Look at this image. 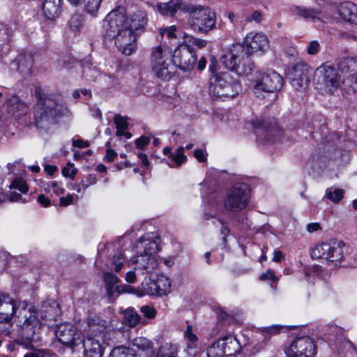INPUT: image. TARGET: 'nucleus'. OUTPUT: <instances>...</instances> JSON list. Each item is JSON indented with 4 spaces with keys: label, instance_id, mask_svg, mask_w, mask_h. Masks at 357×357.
Instances as JSON below:
<instances>
[{
    "label": "nucleus",
    "instance_id": "obj_49",
    "mask_svg": "<svg viewBox=\"0 0 357 357\" xmlns=\"http://www.w3.org/2000/svg\"><path fill=\"white\" fill-rule=\"evenodd\" d=\"M140 311L146 318L149 319L154 318L156 315V310L149 305L142 306Z\"/></svg>",
    "mask_w": 357,
    "mask_h": 357
},
{
    "label": "nucleus",
    "instance_id": "obj_11",
    "mask_svg": "<svg viewBox=\"0 0 357 357\" xmlns=\"http://www.w3.org/2000/svg\"><path fill=\"white\" fill-rule=\"evenodd\" d=\"M314 80L317 89L328 93L337 90L343 82L339 70L326 63L321 65L315 70Z\"/></svg>",
    "mask_w": 357,
    "mask_h": 357
},
{
    "label": "nucleus",
    "instance_id": "obj_19",
    "mask_svg": "<svg viewBox=\"0 0 357 357\" xmlns=\"http://www.w3.org/2000/svg\"><path fill=\"white\" fill-rule=\"evenodd\" d=\"M102 278L109 297H112L114 292H117V294H119L121 293L128 292V289H130V287L126 284L118 285L120 279L112 272H103Z\"/></svg>",
    "mask_w": 357,
    "mask_h": 357
},
{
    "label": "nucleus",
    "instance_id": "obj_10",
    "mask_svg": "<svg viewBox=\"0 0 357 357\" xmlns=\"http://www.w3.org/2000/svg\"><path fill=\"white\" fill-rule=\"evenodd\" d=\"M59 342L73 353L83 352L85 354L84 337L82 333L72 324L62 323L56 326L54 331Z\"/></svg>",
    "mask_w": 357,
    "mask_h": 357
},
{
    "label": "nucleus",
    "instance_id": "obj_41",
    "mask_svg": "<svg viewBox=\"0 0 357 357\" xmlns=\"http://www.w3.org/2000/svg\"><path fill=\"white\" fill-rule=\"evenodd\" d=\"M84 25L83 17L80 15H74L69 20V26L73 31H79Z\"/></svg>",
    "mask_w": 357,
    "mask_h": 357
},
{
    "label": "nucleus",
    "instance_id": "obj_25",
    "mask_svg": "<svg viewBox=\"0 0 357 357\" xmlns=\"http://www.w3.org/2000/svg\"><path fill=\"white\" fill-rule=\"evenodd\" d=\"M221 85L218 84L214 89L215 96L213 98L225 100L228 98H234L238 94L239 91V85L236 82H232L230 85H227L224 89H221Z\"/></svg>",
    "mask_w": 357,
    "mask_h": 357
},
{
    "label": "nucleus",
    "instance_id": "obj_27",
    "mask_svg": "<svg viewBox=\"0 0 357 357\" xmlns=\"http://www.w3.org/2000/svg\"><path fill=\"white\" fill-rule=\"evenodd\" d=\"M42 10L49 20H55L61 12V0H45Z\"/></svg>",
    "mask_w": 357,
    "mask_h": 357
},
{
    "label": "nucleus",
    "instance_id": "obj_52",
    "mask_svg": "<svg viewBox=\"0 0 357 357\" xmlns=\"http://www.w3.org/2000/svg\"><path fill=\"white\" fill-rule=\"evenodd\" d=\"M150 142V139L148 137L142 136L135 140V145L138 149H143Z\"/></svg>",
    "mask_w": 357,
    "mask_h": 357
},
{
    "label": "nucleus",
    "instance_id": "obj_29",
    "mask_svg": "<svg viewBox=\"0 0 357 357\" xmlns=\"http://www.w3.org/2000/svg\"><path fill=\"white\" fill-rule=\"evenodd\" d=\"M253 126L255 128H261L263 132H265L267 135V137H273L280 133V129L275 121H271L270 123L264 122L260 119H255L252 122Z\"/></svg>",
    "mask_w": 357,
    "mask_h": 357
},
{
    "label": "nucleus",
    "instance_id": "obj_6",
    "mask_svg": "<svg viewBox=\"0 0 357 357\" xmlns=\"http://www.w3.org/2000/svg\"><path fill=\"white\" fill-rule=\"evenodd\" d=\"M68 112V108L61 101L40 97L34 112V123L38 128L46 129L56 117Z\"/></svg>",
    "mask_w": 357,
    "mask_h": 357
},
{
    "label": "nucleus",
    "instance_id": "obj_5",
    "mask_svg": "<svg viewBox=\"0 0 357 357\" xmlns=\"http://www.w3.org/2000/svg\"><path fill=\"white\" fill-rule=\"evenodd\" d=\"M206 44L207 42L205 40L184 33L182 43L174 50L173 54L174 66H177L184 72L192 70L197 61V56L192 47L196 46L201 49Z\"/></svg>",
    "mask_w": 357,
    "mask_h": 357
},
{
    "label": "nucleus",
    "instance_id": "obj_17",
    "mask_svg": "<svg viewBox=\"0 0 357 357\" xmlns=\"http://www.w3.org/2000/svg\"><path fill=\"white\" fill-rule=\"evenodd\" d=\"M339 71L344 75V82H347L351 86L357 89V60L354 58H344L339 64Z\"/></svg>",
    "mask_w": 357,
    "mask_h": 357
},
{
    "label": "nucleus",
    "instance_id": "obj_55",
    "mask_svg": "<svg viewBox=\"0 0 357 357\" xmlns=\"http://www.w3.org/2000/svg\"><path fill=\"white\" fill-rule=\"evenodd\" d=\"M73 145L79 149L86 148L89 146V143L87 141L78 139L73 141Z\"/></svg>",
    "mask_w": 357,
    "mask_h": 357
},
{
    "label": "nucleus",
    "instance_id": "obj_16",
    "mask_svg": "<svg viewBox=\"0 0 357 357\" xmlns=\"http://www.w3.org/2000/svg\"><path fill=\"white\" fill-rule=\"evenodd\" d=\"M19 301L7 294H0V323L9 324L13 317L17 318Z\"/></svg>",
    "mask_w": 357,
    "mask_h": 357
},
{
    "label": "nucleus",
    "instance_id": "obj_54",
    "mask_svg": "<svg viewBox=\"0 0 357 357\" xmlns=\"http://www.w3.org/2000/svg\"><path fill=\"white\" fill-rule=\"evenodd\" d=\"M194 156L197 159L199 162H204L206 160L205 153L201 149H197L194 151Z\"/></svg>",
    "mask_w": 357,
    "mask_h": 357
},
{
    "label": "nucleus",
    "instance_id": "obj_35",
    "mask_svg": "<svg viewBox=\"0 0 357 357\" xmlns=\"http://www.w3.org/2000/svg\"><path fill=\"white\" fill-rule=\"evenodd\" d=\"M114 123L116 125L117 136H121L122 132L126 130L128 128L127 117L121 114H116L114 116Z\"/></svg>",
    "mask_w": 357,
    "mask_h": 357
},
{
    "label": "nucleus",
    "instance_id": "obj_12",
    "mask_svg": "<svg viewBox=\"0 0 357 357\" xmlns=\"http://www.w3.org/2000/svg\"><path fill=\"white\" fill-rule=\"evenodd\" d=\"M250 192L246 183H238L231 188L224 200V206L229 211L238 212L248 204Z\"/></svg>",
    "mask_w": 357,
    "mask_h": 357
},
{
    "label": "nucleus",
    "instance_id": "obj_62",
    "mask_svg": "<svg viewBox=\"0 0 357 357\" xmlns=\"http://www.w3.org/2000/svg\"><path fill=\"white\" fill-rule=\"evenodd\" d=\"M56 170L57 168L54 165H46L45 166V171L50 175H52Z\"/></svg>",
    "mask_w": 357,
    "mask_h": 357
},
{
    "label": "nucleus",
    "instance_id": "obj_45",
    "mask_svg": "<svg viewBox=\"0 0 357 357\" xmlns=\"http://www.w3.org/2000/svg\"><path fill=\"white\" fill-rule=\"evenodd\" d=\"M10 188L17 189L22 193H26L29 189L26 182L22 178H15L12 182Z\"/></svg>",
    "mask_w": 357,
    "mask_h": 357
},
{
    "label": "nucleus",
    "instance_id": "obj_20",
    "mask_svg": "<svg viewBox=\"0 0 357 357\" xmlns=\"http://www.w3.org/2000/svg\"><path fill=\"white\" fill-rule=\"evenodd\" d=\"M191 3H185L183 0H170L166 3L157 5L158 12L166 16H173L178 10L187 13L185 9L190 7Z\"/></svg>",
    "mask_w": 357,
    "mask_h": 357
},
{
    "label": "nucleus",
    "instance_id": "obj_33",
    "mask_svg": "<svg viewBox=\"0 0 357 357\" xmlns=\"http://www.w3.org/2000/svg\"><path fill=\"white\" fill-rule=\"evenodd\" d=\"M102 0H81L84 10L92 16H96L99 10Z\"/></svg>",
    "mask_w": 357,
    "mask_h": 357
},
{
    "label": "nucleus",
    "instance_id": "obj_22",
    "mask_svg": "<svg viewBox=\"0 0 357 357\" xmlns=\"http://www.w3.org/2000/svg\"><path fill=\"white\" fill-rule=\"evenodd\" d=\"M132 346L136 348L135 357H152L153 355V344L144 337L135 338Z\"/></svg>",
    "mask_w": 357,
    "mask_h": 357
},
{
    "label": "nucleus",
    "instance_id": "obj_13",
    "mask_svg": "<svg viewBox=\"0 0 357 357\" xmlns=\"http://www.w3.org/2000/svg\"><path fill=\"white\" fill-rule=\"evenodd\" d=\"M283 84V79L275 70H269L260 75L255 81L254 93L260 91L273 93L280 90Z\"/></svg>",
    "mask_w": 357,
    "mask_h": 357
},
{
    "label": "nucleus",
    "instance_id": "obj_21",
    "mask_svg": "<svg viewBox=\"0 0 357 357\" xmlns=\"http://www.w3.org/2000/svg\"><path fill=\"white\" fill-rule=\"evenodd\" d=\"M217 342H220L219 344L222 347L226 356H231L238 354L241 350L238 340L234 335H225L219 338Z\"/></svg>",
    "mask_w": 357,
    "mask_h": 357
},
{
    "label": "nucleus",
    "instance_id": "obj_36",
    "mask_svg": "<svg viewBox=\"0 0 357 357\" xmlns=\"http://www.w3.org/2000/svg\"><path fill=\"white\" fill-rule=\"evenodd\" d=\"M344 190L340 188H328L326 191V197L333 203H339L343 198Z\"/></svg>",
    "mask_w": 357,
    "mask_h": 357
},
{
    "label": "nucleus",
    "instance_id": "obj_56",
    "mask_svg": "<svg viewBox=\"0 0 357 357\" xmlns=\"http://www.w3.org/2000/svg\"><path fill=\"white\" fill-rule=\"evenodd\" d=\"M116 156L117 153L114 150L108 149L105 157V160L111 162L114 160Z\"/></svg>",
    "mask_w": 357,
    "mask_h": 357
},
{
    "label": "nucleus",
    "instance_id": "obj_63",
    "mask_svg": "<svg viewBox=\"0 0 357 357\" xmlns=\"http://www.w3.org/2000/svg\"><path fill=\"white\" fill-rule=\"evenodd\" d=\"M282 258H283V255H282V252L278 251V250L274 251L273 261H274L275 262H278V261H280Z\"/></svg>",
    "mask_w": 357,
    "mask_h": 357
},
{
    "label": "nucleus",
    "instance_id": "obj_30",
    "mask_svg": "<svg viewBox=\"0 0 357 357\" xmlns=\"http://www.w3.org/2000/svg\"><path fill=\"white\" fill-rule=\"evenodd\" d=\"M183 337L188 349H195L199 347V342L197 335L193 332L191 325H188L183 333Z\"/></svg>",
    "mask_w": 357,
    "mask_h": 357
},
{
    "label": "nucleus",
    "instance_id": "obj_23",
    "mask_svg": "<svg viewBox=\"0 0 357 357\" xmlns=\"http://www.w3.org/2000/svg\"><path fill=\"white\" fill-rule=\"evenodd\" d=\"M337 11L344 21L357 24V5L352 2H344L338 6Z\"/></svg>",
    "mask_w": 357,
    "mask_h": 357
},
{
    "label": "nucleus",
    "instance_id": "obj_48",
    "mask_svg": "<svg viewBox=\"0 0 357 357\" xmlns=\"http://www.w3.org/2000/svg\"><path fill=\"white\" fill-rule=\"evenodd\" d=\"M77 172V169L74 167V165L68 162L66 167L62 169V174L63 176L70 177L73 178Z\"/></svg>",
    "mask_w": 357,
    "mask_h": 357
},
{
    "label": "nucleus",
    "instance_id": "obj_39",
    "mask_svg": "<svg viewBox=\"0 0 357 357\" xmlns=\"http://www.w3.org/2000/svg\"><path fill=\"white\" fill-rule=\"evenodd\" d=\"M184 149L182 146H180L176 152L171 154L170 157L172 158V160L174 165L169 164V166L171 167H179L181 164L185 162L186 156L183 153Z\"/></svg>",
    "mask_w": 357,
    "mask_h": 357
},
{
    "label": "nucleus",
    "instance_id": "obj_57",
    "mask_svg": "<svg viewBox=\"0 0 357 357\" xmlns=\"http://www.w3.org/2000/svg\"><path fill=\"white\" fill-rule=\"evenodd\" d=\"M73 196L71 195H68L67 197H61L60 198V205L66 206L73 203Z\"/></svg>",
    "mask_w": 357,
    "mask_h": 357
},
{
    "label": "nucleus",
    "instance_id": "obj_31",
    "mask_svg": "<svg viewBox=\"0 0 357 357\" xmlns=\"http://www.w3.org/2000/svg\"><path fill=\"white\" fill-rule=\"evenodd\" d=\"M233 81L231 79L229 74L227 73H223L220 75H216L215 79L213 82L211 83L209 87V92L212 97L215 96L214 89L216 87L218 84L221 85V89H224L227 85H230V84Z\"/></svg>",
    "mask_w": 357,
    "mask_h": 357
},
{
    "label": "nucleus",
    "instance_id": "obj_1",
    "mask_svg": "<svg viewBox=\"0 0 357 357\" xmlns=\"http://www.w3.org/2000/svg\"><path fill=\"white\" fill-rule=\"evenodd\" d=\"M126 14L123 7L112 10L103 20L102 29L105 37L114 40L119 52L130 55L137 47L135 30L144 28L147 20L141 10L136 11L129 18Z\"/></svg>",
    "mask_w": 357,
    "mask_h": 357
},
{
    "label": "nucleus",
    "instance_id": "obj_47",
    "mask_svg": "<svg viewBox=\"0 0 357 357\" xmlns=\"http://www.w3.org/2000/svg\"><path fill=\"white\" fill-rule=\"evenodd\" d=\"M176 27L174 25L170 26L169 27L161 29L160 34L162 36H167L168 39L175 40L176 36Z\"/></svg>",
    "mask_w": 357,
    "mask_h": 357
},
{
    "label": "nucleus",
    "instance_id": "obj_38",
    "mask_svg": "<svg viewBox=\"0 0 357 357\" xmlns=\"http://www.w3.org/2000/svg\"><path fill=\"white\" fill-rule=\"evenodd\" d=\"M125 322L130 326H135L140 322V316L132 309L126 311L124 316Z\"/></svg>",
    "mask_w": 357,
    "mask_h": 357
},
{
    "label": "nucleus",
    "instance_id": "obj_14",
    "mask_svg": "<svg viewBox=\"0 0 357 357\" xmlns=\"http://www.w3.org/2000/svg\"><path fill=\"white\" fill-rule=\"evenodd\" d=\"M285 353L287 357H314L316 345L310 337H299L290 344Z\"/></svg>",
    "mask_w": 357,
    "mask_h": 357
},
{
    "label": "nucleus",
    "instance_id": "obj_26",
    "mask_svg": "<svg viewBox=\"0 0 357 357\" xmlns=\"http://www.w3.org/2000/svg\"><path fill=\"white\" fill-rule=\"evenodd\" d=\"M344 244L342 241H331L329 242L330 248L327 252L326 260L328 262L336 263L340 262L344 257L343 247Z\"/></svg>",
    "mask_w": 357,
    "mask_h": 357
},
{
    "label": "nucleus",
    "instance_id": "obj_15",
    "mask_svg": "<svg viewBox=\"0 0 357 357\" xmlns=\"http://www.w3.org/2000/svg\"><path fill=\"white\" fill-rule=\"evenodd\" d=\"M142 290L149 296H167L171 291L170 280L164 275H157L142 282Z\"/></svg>",
    "mask_w": 357,
    "mask_h": 357
},
{
    "label": "nucleus",
    "instance_id": "obj_9",
    "mask_svg": "<svg viewBox=\"0 0 357 357\" xmlns=\"http://www.w3.org/2000/svg\"><path fill=\"white\" fill-rule=\"evenodd\" d=\"M88 334L84 338L85 356L87 357H102L103 349V333L107 328L106 321L100 317H90L87 320Z\"/></svg>",
    "mask_w": 357,
    "mask_h": 357
},
{
    "label": "nucleus",
    "instance_id": "obj_42",
    "mask_svg": "<svg viewBox=\"0 0 357 357\" xmlns=\"http://www.w3.org/2000/svg\"><path fill=\"white\" fill-rule=\"evenodd\" d=\"M280 328L278 326L264 327L260 329V335L262 336L264 341H267L272 335L278 333Z\"/></svg>",
    "mask_w": 357,
    "mask_h": 357
},
{
    "label": "nucleus",
    "instance_id": "obj_53",
    "mask_svg": "<svg viewBox=\"0 0 357 357\" xmlns=\"http://www.w3.org/2000/svg\"><path fill=\"white\" fill-rule=\"evenodd\" d=\"M137 273V271L135 270V268H133V271H128L126 275V280L128 283H134L136 280V277Z\"/></svg>",
    "mask_w": 357,
    "mask_h": 357
},
{
    "label": "nucleus",
    "instance_id": "obj_32",
    "mask_svg": "<svg viewBox=\"0 0 357 357\" xmlns=\"http://www.w3.org/2000/svg\"><path fill=\"white\" fill-rule=\"evenodd\" d=\"M329 242L322 243L321 244L315 245L311 251V256L313 259H321L324 258L326 259L327 252L330 248L328 247Z\"/></svg>",
    "mask_w": 357,
    "mask_h": 357
},
{
    "label": "nucleus",
    "instance_id": "obj_59",
    "mask_svg": "<svg viewBox=\"0 0 357 357\" xmlns=\"http://www.w3.org/2000/svg\"><path fill=\"white\" fill-rule=\"evenodd\" d=\"M89 187V184L84 180H82L79 184L76 185L74 190L77 192H84Z\"/></svg>",
    "mask_w": 357,
    "mask_h": 357
},
{
    "label": "nucleus",
    "instance_id": "obj_60",
    "mask_svg": "<svg viewBox=\"0 0 357 357\" xmlns=\"http://www.w3.org/2000/svg\"><path fill=\"white\" fill-rule=\"evenodd\" d=\"M38 202L45 207L49 206L50 205V200L44 195H40L38 197Z\"/></svg>",
    "mask_w": 357,
    "mask_h": 357
},
{
    "label": "nucleus",
    "instance_id": "obj_58",
    "mask_svg": "<svg viewBox=\"0 0 357 357\" xmlns=\"http://www.w3.org/2000/svg\"><path fill=\"white\" fill-rule=\"evenodd\" d=\"M321 229V227L319 223H318V222H312V223H309L307 225V230L310 233H313L314 231H317Z\"/></svg>",
    "mask_w": 357,
    "mask_h": 357
},
{
    "label": "nucleus",
    "instance_id": "obj_2",
    "mask_svg": "<svg viewBox=\"0 0 357 357\" xmlns=\"http://www.w3.org/2000/svg\"><path fill=\"white\" fill-rule=\"evenodd\" d=\"M269 47L267 37L263 33L248 34L243 44L236 43L228 46L221 56V61L226 68L238 75H248L253 71L255 65L250 56L259 52L263 53Z\"/></svg>",
    "mask_w": 357,
    "mask_h": 357
},
{
    "label": "nucleus",
    "instance_id": "obj_44",
    "mask_svg": "<svg viewBox=\"0 0 357 357\" xmlns=\"http://www.w3.org/2000/svg\"><path fill=\"white\" fill-rule=\"evenodd\" d=\"M45 190L50 192H52L56 195H61L64 192V189L61 186V183L56 181H52L47 183V186L45 187Z\"/></svg>",
    "mask_w": 357,
    "mask_h": 357
},
{
    "label": "nucleus",
    "instance_id": "obj_34",
    "mask_svg": "<svg viewBox=\"0 0 357 357\" xmlns=\"http://www.w3.org/2000/svg\"><path fill=\"white\" fill-rule=\"evenodd\" d=\"M177 347L174 344H165L160 347L155 357H176Z\"/></svg>",
    "mask_w": 357,
    "mask_h": 357
},
{
    "label": "nucleus",
    "instance_id": "obj_7",
    "mask_svg": "<svg viewBox=\"0 0 357 357\" xmlns=\"http://www.w3.org/2000/svg\"><path fill=\"white\" fill-rule=\"evenodd\" d=\"M185 10L188 15L186 26L194 32L206 33L215 28L216 15L209 8L191 4Z\"/></svg>",
    "mask_w": 357,
    "mask_h": 357
},
{
    "label": "nucleus",
    "instance_id": "obj_24",
    "mask_svg": "<svg viewBox=\"0 0 357 357\" xmlns=\"http://www.w3.org/2000/svg\"><path fill=\"white\" fill-rule=\"evenodd\" d=\"M294 13L306 20H311L314 23L317 21H323L324 17L322 11L315 8H307L306 7L296 6L294 8Z\"/></svg>",
    "mask_w": 357,
    "mask_h": 357
},
{
    "label": "nucleus",
    "instance_id": "obj_51",
    "mask_svg": "<svg viewBox=\"0 0 357 357\" xmlns=\"http://www.w3.org/2000/svg\"><path fill=\"white\" fill-rule=\"evenodd\" d=\"M260 280H271L273 282H277L278 281V278L275 276V273L272 270H268L265 273L261 274L259 277Z\"/></svg>",
    "mask_w": 357,
    "mask_h": 357
},
{
    "label": "nucleus",
    "instance_id": "obj_61",
    "mask_svg": "<svg viewBox=\"0 0 357 357\" xmlns=\"http://www.w3.org/2000/svg\"><path fill=\"white\" fill-rule=\"evenodd\" d=\"M206 64V60L204 57H201L200 59L197 61V68L199 70H202L205 68Z\"/></svg>",
    "mask_w": 357,
    "mask_h": 357
},
{
    "label": "nucleus",
    "instance_id": "obj_28",
    "mask_svg": "<svg viewBox=\"0 0 357 357\" xmlns=\"http://www.w3.org/2000/svg\"><path fill=\"white\" fill-rule=\"evenodd\" d=\"M7 110L13 115L20 116L26 114L28 111V106L20 98L13 96L6 100Z\"/></svg>",
    "mask_w": 357,
    "mask_h": 357
},
{
    "label": "nucleus",
    "instance_id": "obj_64",
    "mask_svg": "<svg viewBox=\"0 0 357 357\" xmlns=\"http://www.w3.org/2000/svg\"><path fill=\"white\" fill-rule=\"evenodd\" d=\"M138 158L140 159L142 165L145 167H148L149 165V162L147 158V155L144 153H139L138 155Z\"/></svg>",
    "mask_w": 357,
    "mask_h": 357
},
{
    "label": "nucleus",
    "instance_id": "obj_8",
    "mask_svg": "<svg viewBox=\"0 0 357 357\" xmlns=\"http://www.w3.org/2000/svg\"><path fill=\"white\" fill-rule=\"evenodd\" d=\"M150 66L157 77L169 80L175 73L172 49L162 45L153 47L150 56Z\"/></svg>",
    "mask_w": 357,
    "mask_h": 357
},
{
    "label": "nucleus",
    "instance_id": "obj_46",
    "mask_svg": "<svg viewBox=\"0 0 357 357\" xmlns=\"http://www.w3.org/2000/svg\"><path fill=\"white\" fill-rule=\"evenodd\" d=\"M321 49V44L318 40L310 41L307 46V53L310 55L317 54Z\"/></svg>",
    "mask_w": 357,
    "mask_h": 357
},
{
    "label": "nucleus",
    "instance_id": "obj_37",
    "mask_svg": "<svg viewBox=\"0 0 357 357\" xmlns=\"http://www.w3.org/2000/svg\"><path fill=\"white\" fill-rule=\"evenodd\" d=\"M110 357H135V355L130 348L121 346L112 350Z\"/></svg>",
    "mask_w": 357,
    "mask_h": 357
},
{
    "label": "nucleus",
    "instance_id": "obj_43",
    "mask_svg": "<svg viewBox=\"0 0 357 357\" xmlns=\"http://www.w3.org/2000/svg\"><path fill=\"white\" fill-rule=\"evenodd\" d=\"M124 261L125 259L122 253L119 252L116 254L111 261L112 268H114L116 272H119L123 266Z\"/></svg>",
    "mask_w": 357,
    "mask_h": 357
},
{
    "label": "nucleus",
    "instance_id": "obj_50",
    "mask_svg": "<svg viewBox=\"0 0 357 357\" xmlns=\"http://www.w3.org/2000/svg\"><path fill=\"white\" fill-rule=\"evenodd\" d=\"M24 357H52L50 352L41 350V349H33L32 351L27 353Z\"/></svg>",
    "mask_w": 357,
    "mask_h": 357
},
{
    "label": "nucleus",
    "instance_id": "obj_40",
    "mask_svg": "<svg viewBox=\"0 0 357 357\" xmlns=\"http://www.w3.org/2000/svg\"><path fill=\"white\" fill-rule=\"evenodd\" d=\"M217 340L207 349V357H227Z\"/></svg>",
    "mask_w": 357,
    "mask_h": 357
},
{
    "label": "nucleus",
    "instance_id": "obj_4",
    "mask_svg": "<svg viewBox=\"0 0 357 357\" xmlns=\"http://www.w3.org/2000/svg\"><path fill=\"white\" fill-rule=\"evenodd\" d=\"M137 255L132 260L135 270L138 275L152 272L158 266L156 252L159 250V239L153 234H147L141 237L135 243Z\"/></svg>",
    "mask_w": 357,
    "mask_h": 357
},
{
    "label": "nucleus",
    "instance_id": "obj_18",
    "mask_svg": "<svg viewBox=\"0 0 357 357\" xmlns=\"http://www.w3.org/2000/svg\"><path fill=\"white\" fill-rule=\"evenodd\" d=\"M309 66L305 63H297L290 73L291 86L296 90L304 89L309 83Z\"/></svg>",
    "mask_w": 357,
    "mask_h": 357
},
{
    "label": "nucleus",
    "instance_id": "obj_3",
    "mask_svg": "<svg viewBox=\"0 0 357 357\" xmlns=\"http://www.w3.org/2000/svg\"><path fill=\"white\" fill-rule=\"evenodd\" d=\"M17 318H23L22 325V337L17 341V344L25 349L33 347L32 342L34 336L43 325L47 324L48 321L55 319L52 307L49 309L36 310L30 303L23 301H19Z\"/></svg>",
    "mask_w": 357,
    "mask_h": 357
}]
</instances>
